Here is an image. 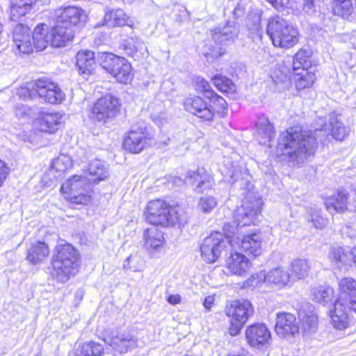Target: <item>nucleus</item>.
Segmentation results:
<instances>
[{
	"instance_id": "1",
	"label": "nucleus",
	"mask_w": 356,
	"mask_h": 356,
	"mask_svg": "<svg viewBox=\"0 0 356 356\" xmlns=\"http://www.w3.org/2000/svg\"><path fill=\"white\" fill-rule=\"evenodd\" d=\"M193 85L195 90L201 95H190L184 99L183 107L186 112L202 124H211L216 119L227 116V100L211 88L209 81L197 76Z\"/></svg>"
},
{
	"instance_id": "2",
	"label": "nucleus",
	"mask_w": 356,
	"mask_h": 356,
	"mask_svg": "<svg viewBox=\"0 0 356 356\" xmlns=\"http://www.w3.org/2000/svg\"><path fill=\"white\" fill-rule=\"evenodd\" d=\"M105 165L99 160L91 161L83 175H74L61 186L60 193L71 204L87 205L91 202L94 191L90 186L97 184L108 177Z\"/></svg>"
},
{
	"instance_id": "3",
	"label": "nucleus",
	"mask_w": 356,
	"mask_h": 356,
	"mask_svg": "<svg viewBox=\"0 0 356 356\" xmlns=\"http://www.w3.org/2000/svg\"><path fill=\"white\" fill-rule=\"evenodd\" d=\"M263 238L259 232H254L235 237V245L238 250H232L224 259V268L229 275L246 277L252 268V261L263 253Z\"/></svg>"
},
{
	"instance_id": "4",
	"label": "nucleus",
	"mask_w": 356,
	"mask_h": 356,
	"mask_svg": "<svg viewBox=\"0 0 356 356\" xmlns=\"http://www.w3.org/2000/svg\"><path fill=\"white\" fill-rule=\"evenodd\" d=\"M56 19L53 26L45 23H39L42 29V38L44 40L45 49L48 46L59 48L72 42L75 35L74 27L83 22L84 11L76 6H67L56 10Z\"/></svg>"
},
{
	"instance_id": "5",
	"label": "nucleus",
	"mask_w": 356,
	"mask_h": 356,
	"mask_svg": "<svg viewBox=\"0 0 356 356\" xmlns=\"http://www.w3.org/2000/svg\"><path fill=\"white\" fill-rule=\"evenodd\" d=\"M277 149L279 158H288L291 161L314 155L318 149L316 137L302 125L291 126L280 134Z\"/></svg>"
},
{
	"instance_id": "6",
	"label": "nucleus",
	"mask_w": 356,
	"mask_h": 356,
	"mask_svg": "<svg viewBox=\"0 0 356 356\" xmlns=\"http://www.w3.org/2000/svg\"><path fill=\"white\" fill-rule=\"evenodd\" d=\"M353 312L356 314V280L343 277L338 282L337 296L328 311L330 323L337 330L349 328L355 323Z\"/></svg>"
},
{
	"instance_id": "7",
	"label": "nucleus",
	"mask_w": 356,
	"mask_h": 356,
	"mask_svg": "<svg viewBox=\"0 0 356 356\" xmlns=\"http://www.w3.org/2000/svg\"><path fill=\"white\" fill-rule=\"evenodd\" d=\"M143 218L146 224L155 228L181 227L187 222L180 204H172L165 197H155L147 201L143 211Z\"/></svg>"
},
{
	"instance_id": "8",
	"label": "nucleus",
	"mask_w": 356,
	"mask_h": 356,
	"mask_svg": "<svg viewBox=\"0 0 356 356\" xmlns=\"http://www.w3.org/2000/svg\"><path fill=\"white\" fill-rule=\"evenodd\" d=\"M81 257L70 243L55 245L50 261V274L59 282H66L79 272Z\"/></svg>"
},
{
	"instance_id": "9",
	"label": "nucleus",
	"mask_w": 356,
	"mask_h": 356,
	"mask_svg": "<svg viewBox=\"0 0 356 356\" xmlns=\"http://www.w3.org/2000/svg\"><path fill=\"white\" fill-rule=\"evenodd\" d=\"M18 95L22 99L38 97L50 105L60 104L65 99V95L58 83L46 76L26 83L18 89Z\"/></svg>"
},
{
	"instance_id": "10",
	"label": "nucleus",
	"mask_w": 356,
	"mask_h": 356,
	"mask_svg": "<svg viewBox=\"0 0 356 356\" xmlns=\"http://www.w3.org/2000/svg\"><path fill=\"white\" fill-rule=\"evenodd\" d=\"M266 32L273 46L284 50L296 47L301 38L298 26L278 15L268 19Z\"/></svg>"
},
{
	"instance_id": "11",
	"label": "nucleus",
	"mask_w": 356,
	"mask_h": 356,
	"mask_svg": "<svg viewBox=\"0 0 356 356\" xmlns=\"http://www.w3.org/2000/svg\"><path fill=\"white\" fill-rule=\"evenodd\" d=\"M232 226L230 223L224 225L223 233L220 231H213L205 237L200 245V255L207 264H213L217 261L226 249L227 244L231 248L235 246V237L229 233Z\"/></svg>"
},
{
	"instance_id": "12",
	"label": "nucleus",
	"mask_w": 356,
	"mask_h": 356,
	"mask_svg": "<svg viewBox=\"0 0 356 356\" xmlns=\"http://www.w3.org/2000/svg\"><path fill=\"white\" fill-rule=\"evenodd\" d=\"M97 61L101 67L117 83L127 85L132 82L134 71L131 63L124 57L104 51L99 54Z\"/></svg>"
},
{
	"instance_id": "13",
	"label": "nucleus",
	"mask_w": 356,
	"mask_h": 356,
	"mask_svg": "<svg viewBox=\"0 0 356 356\" xmlns=\"http://www.w3.org/2000/svg\"><path fill=\"white\" fill-rule=\"evenodd\" d=\"M122 106L118 97L112 93H106L89 106L88 116L94 124H106L120 114Z\"/></svg>"
},
{
	"instance_id": "14",
	"label": "nucleus",
	"mask_w": 356,
	"mask_h": 356,
	"mask_svg": "<svg viewBox=\"0 0 356 356\" xmlns=\"http://www.w3.org/2000/svg\"><path fill=\"white\" fill-rule=\"evenodd\" d=\"M229 319L227 332L232 337L238 335L254 314V307L248 299H236L227 302L224 308Z\"/></svg>"
},
{
	"instance_id": "15",
	"label": "nucleus",
	"mask_w": 356,
	"mask_h": 356,
	"mask_svg": "<svg viewBox=\"0 0 356 356\" xmlns=\"http://www.w3.org/2000/svg\"><path fill=\"white\" fill-rule=\"evenodd\" d=\"M40 27L38 24L34 27L31 40L29 26L21 23L15 26L12 32L13 40L20 53L30 54L45 49L44 40L42 38V29Z\"/></svg>"
},
{
	"instance_id": "16",
	"label": "nucleus",
	"mask_w": 356,
	"mask_h": 356,
	"mask_svg": "<svg viewBox=\"0 0 356 356\" xmlns=\"http://www.w3.org/2000/svg\"><path fill=\"white\" fill-rule=\"evenodd\" d=\"M152 140L153 136L147 128L138 127L125 133L122 149L127 154H138L151 145Z\"/></svg>"
},
{
	"instance_id": "17",
	"label": "nucleus",
	"mask_w": 356,
	"mask_h": 356,
	"mask_svg": "<svg viewBox=\"0 0 356 356\" xmlns=\"http://www.w3.org/2000/svg\"><path fill=\"white\" fill-rule=\"evenodd\" d=\"M63 124V115L57 111H40L31 122V130L35 135H53Z\"/></svg>"
},
{
	"instance_id": "18",
	"label": "nucleus",
	"mask_w": 356,
	"mask_h": 356,
	"mask_svg": "<svg viewBox=\"0 0 356 356\" xmlns=\"http://www.w3.org/2000/svg\"><path fill=\"white\" fill-rule=\"evenodd\" d=\"M261 203L256 197L245 198L240 206L233 213V221L237 228L254 224L257 216L260 213Z\"/></svg>"
},
{
	"instance_id": "19",
	"label": "nucleus",
	"mask_w": 356,
	"mask_h": 356,
	"mask_svg": "<svg viewBox=\"0 0 356 356\" xmlns=\"http://www.w3.org/2000/svg\"><path fill=\"white\" fill-rule=\"evenodd\" d=\"M300 325L295 314L279 312L276 314L274 330L284 339L294 338L300 334Z\"/></svg>"
},
{
	"instance_id": "20",
	"label": "nucleus",
	"mask_w": 356,
	"mask_h": 356,
	"mask_svg": "<svg viewBox=\"0 0 356 356\" xmlns=\"http://www.w3.org/2000/svg\"><path fill=\"white\" fill-rule=\"evenodd\" d=\"M245 339L251 348H262L270 343L272 334L265 323L254 322L246 327Z\"/></svg>"
},
{
	"instance_id": "21",
	"label": "nucleus",
	"mask_w": 356,
	"mask_h": 356,
	"mask_svg": "<svg viewBox=\"0 0 356 356\" xmlns=\"http://www.w3.org/2000/svg\"><path fill=\"white\" fill-rule=\"evenodd\" d=\"M75 67L80 76L88 78L95 73L97 62L95 53L88 49H81L75 56Z\"/></svg>"
},
{
	"instance_id": "22",
	"label": "nucleus",
	"mask_w": 356,
	"mask_h": 356,
	"mask_svg": "<svg viewBox=\"0 0 356 356\" xmlns=\"http://www.w3.org/2000/svg\"><path fill=\"white\" fill-rule=\"evenodd\" d=\"M97 26H106L108 28H122L133 26L131 17L122 8H114L108 9L103 19Z\"/></svg>"
},
{
	"instance_id": "23",
	"label": "nucleus",
	"mask_w": 356,
	"mask_h": 356,
	"mask_svg": "<svg viewBox=\"0 0 356 356\" xmlns=\"http://www.w3.org/2000/svg\"><path fill=\"white\" fill-rule=\"evenodd\" d=\"M143 240L144 246L150 254L160 252L166 245L163 232L154 227L144 229Z\"/></svg>"
},
{
	"instance_id": "24",
	"label": "nucleus",
	"mask_w": 356,
	"mask_h": 356,
	"mask_svg": "<svg viewBox=\"0 0 356 356\" xmlns=\"http://www.w3.org/2000/svg\"><path fill=\"white\" fill-rule=\"evenodd\" d=\"M38 0H9L8 15L12 22H19L33 10Z\"/></svg>"
},
{
	"instance_id": "25",
	"label": "nucleus",
	"mask_w": 356,
	"mask_h": 356,
	"mask_svg": "<svg viewBox=\"0 0 356 356\" xmlns=\"http://www.w3.org/2000/svg\"><path fill=\"white\" fill-rule=\"evenodd\" d=\"M184 179L191 185H196V188L200 190H203L206 185L207 188H211L214 183L213 177L204 167H199L195 170H188Z\"/></svg>"
},
{
	"instance_id": "26",
	"label": "nucleus",
	"mask_w": 356,
	"mask_h": 356,
	"mask_svg": "<svg viewBox=\"0 0 356 356\" xmlns=\"http://www.w3.org/2000/svg\"><path fill=\"white\" fill-rule=\"evenodd\" d=\"M49 254V245L43 241H37L27 250L26 259L31 265H38L45 261Z\"/></svg>"
},
{
	"instance_id": "27",
	"label": "nucleus",
	"mask_w": 356,
	"mask_h": 356,
	"mask_svg": "<svg viewBox=\"0 0 356 356\" xmlns=\"http://www.w3.org/2000/svg\"><path fill=\"white\" fill-rule=\"evenodd\" d=\"M317 63L312 58V51L300 48L293 56V71H314Z\"/></svg>"
},
{
	"instance_id": "28",
	"label": "nucleus",
	"mask_w": 356,
	"mask_h": 356,
	"mask_svg": "<svg viewBox=\"0 0 356 356\" xmlns=\"http://www.w3.org/2000/svg\"><path fill=\"white\" fill-rule=\"evenodd\" d=\"M316 70L314 71H293V81L298 94L307 92L311 89L316 81Z\"/></svg>"
},
{
	"instance_id": "29",
	"label": "nucleus",
	"mask_w": 356,
	"mask_h": 356,
	"mask_svg": "<svg viewBox=\"0 0 356 356\" xmlns=\"http://www.w3.org/2000/svg\"><path fill=\"white\" fill-rule=\"evenodd\" d=\"M349 193L343 190H338L327 197L325 205L327 209H332L337 213H343L348 211Z\"/></svg>"
},
{
	"instance_id": "30",
	"label": "nucleus",
	"mask_w": 356,
	"mask_h": 356,
	"mask_svg": "<svg viewBox=\"0 0 356 356\" xmlns=\"http://www.w3.org/2000/svg\"><path fill=\"white\" fill-rule=\"evenodd\" d=\"M332 13L343 19H348L356 10V0H332Z\"/></svg>"
},
{
	"instance_id": "31",
	"label": "nucleus",
	"mask_w": 356,
	"mask_h": 356,
	"mask_svg": "<svg viewBox=\"0 0 356 356\" xmlns=\"http://www.w3.org/2000/svg\"><path fill=\"white\" fill-rule=\"evenodd\" d=\"M311 264L305 259H296L290 265V273L293 281L305 279L309 275Z\"/></svg>"
},
{
	"instance_id": "32",
	"label": "nucleus",
	"mask_w": 356,
	"mask_h": 356,
	"mask_svg": "<svg viewBox=\"0 0 356 356\" xmlns=\"http://www.w3.org/2000/svg\"><path fill=\"white\" fill-rule=\"evenodd\" d=\"M104 346L93 341H85L81 343L75 350L74 356H104Z\"/></svg>"
},
{
	"instance_id": "33",
	"label": "nucleus",
	"mask_w": 356,
	"mask_h": 356,
	"mask_svg": "<svg viewBox=\"0 0 356 356\" xmlns=\"http://www.w3.org/2000/svg\"><path fill=\"white\" fill-rule=\"evenodd\" d=\"M214 87L224 95H232L236 92V87L232 80L222 74H215L211 78Z\"/></svg>"
},
{
	"instance_id": "34",
	"label": "nucleus",
	"mask_w": 356,
	"mask_h": 356,
	"mask_svg": "<svg viewBox=\"0 0 356 356\" xmlns=\"http://www.w3.org/2000/svg\"><path fill=\"white\" fill-rule=\"evenodd\" d=\"M211 36L216 44L223 45L227 42L234 40L235 35L231 30L230 26H226L222 29L215 28L211 30Z\"/></svg>"
},
{
	"instance_id": "35",
	"label": "nucleus",
	"mask_w": 356,
	"mask_h": 356,
	"mask_svg": "<svg viewBox=\"0 0 356 356\" xmlns=\"http://www.w3.org/2000/svg\"><path fill=\"white\" fill-rule=\"evenodd\" d=\"M331 136L338 141L344 140L349 135V129L341 122L336 121L331 124Z\"/></svg>"
},
{
	"instance_id": "36",
	"label": "nucleus",
	"mask_w": 356,
	"mask_h": 356,
	"mask_svg": "<svg viewBox=\"0 0 356 356\" xmlns=\"http://www.w3.org/2000/svg\"><path fill=\"white\" fill-rule=\"evenodd\" d=\"M218 204V201L214 196L206 195L199 200L198 207L204 213H210Z\"/></svg>"
},
{
	"instance_id": "37",
	"label": "nucleus",
	"mask_w": 356,
	"mask_h": 356,
	"mask_svg": "<svg viewBox=\"0 0 356 356\" xmlns=\"http://www.w3.org/2000/svg\"><path fill=\"white\" fill-rule=\"evenodd\" d=\"M329 257L331 262L335 264H345L349 259L347 252L341 247L332 248L330 252Z\"/></svg>"
},
{
	"instance_id": "38",
	"label": "nucleus",
	"mask_w": 356,
	"mask_h": 356,
	"mask_svg": "<svg viewBox=\"0 0 356 356\" xmlns=\"http://www.w3.org/2000/svg\"><path fill=\"white\" fill-rule=\"evenodd\" d=\"M273 281L280 286H284L291 282V273L284 270H275L273 273Z\"/></svg>"
},
{
	"instance_id": "39",
	"label": "nucleus",
	"mask_w": 356,
	"mask_h": 356,
	"mask_svg": "<svg viewBox=\"0 0 356 356\" xmlns=\"http://www.w3.org/2000/svg\"><path fill=\"white\" fill-rule=\"evenodd\" d=\"M302 326L306 330L316 327L318 323V316L313 312L306 313L300 319Z\"/></svg>"
},
{
	"instance_id": "40",
	"label": "nucleus",
	"mask_w": 356,
	"mask_h": 356,
	"mask_svg": "<svg viewBox=\"0 0 356 356\" xmlns=\"http://www.w3.org/2000/svg\"><path fill=\"white\" fill-rule=\"evenodd\" d=\"M273 8L279 12L292 9L295 0H266Z\"/></svg>"
},
{
	"instance_id": "41",
	"label": "nucleus",
	"mask_w": 356,
	"mask_h": 356,
	"mask_svg": "<svg viewBox=\"0 0 356 356\" xmlns=\"http://www.w3.org/2000/svg\"><path fill=\"white\" fill-rule=\"evenodd\" d=\"M10 174V168L8 163L0 158V188H1Z\"/></svg>"
},
{
	"instance_id": "42",
	"label": "nucleus",
	"mask_w": 356,
	"mask_h": 356,
	"mask_svg": "<svg viewBox=\"0 0 356 356\" xmlns=\"http://www.w3.org/2000/svg\"><path fill=\"white\" fill-rule=\"evenodd\" d=\"M64 161L63 158L58 157L56 159H54L52 162V168H55L56 171H65L67 169V167L62 168V165L63 164Z\"/></svg>"
},
{
	"instance_id": "43",
	"label": "nucleus",
	"mask_w": 356,
	"mask_h": 356,
	"mask_svg": "<svg viewBox=\"0 0 356 356\" xmlns=\"http://www.w3.org/2000/svg\"><path fill=\"white\" fill-rule=\"evenodd\" d=\"M315 4L314 0H303L302 10L305 13L314 11Z\"/></svg>"
},
{
	"instance_id": "44",
	"label": "nucleus",
	"mask_w": 356,
	"mask_h": 356,
	"mask_svg": "<svg viewBox=\"0 0 356 356\" xmlns=\"http://www.w3.org/2000/svg\"><path fill=\"white\" fill-rule=\"evenodd\" d=\"M215 298L213 296H208L205 297L203 301V306L207 310L210 311L214 305Z\"/></svg>"
},
{
	"instance_id": "45",
	"label": "nucleus",
	"mask_w": 356,
	"mask_h": 356,
	"mask_svg": "<svg viewBox=\"0 0 356 356\" xmlns=\"http://www.w3.org/2000/svg\"><path fill=\"white\" fill-rule=\"evenodd\" d=\"M167 301L172 305H176L181 302V298L179 294H170L167 298Z\"/></svg>"
},
{
	"instance_id": "46",
	"label": "nucleus",
	"mask_w": 356,
	"mask_h": 356,
	"mask_svg": "<svg viewBox=\"0 0 356 356\" xmlns=\"http://www.w3.org/2000/svg\"><path fill=\"white\" fill-rule=\"evenodd\" d=\"M226 51L223 47H220L219 51H216V49H211L210 54H211V56L214 58H218L220 56L225 54Z\"/></svg>"
},
{
	"instance_id": "47",
	"label": "nucleus",
	"mask_w": 356,
	"mask_h": 356,
	"mask_svg": "<svg viewBox=\"0 0 356 356\" xmlns=\"http://www.w3.org/2000/svg\"><path fill=\"white\" fill-rule=\"evenodd\" d=\"M350 255L352 264L356 266V245L350 249Z\"/></svg>"
},
{
	"instance_id": "48",
	"label": "nucleus",
	"mask_w": 356,
	"mask_h": 356,
	"mask_svg": "<svg viewBox=\"0 0 356 356\" xmlns=\"http://www.w3.org/2000/svg\"><path fill=\"white\" fill-rule=\"evenodd\" d=\"M123 49L124 51L130 50V52H127V54L131 56H133V54L137 51V49H136V48H135V47H134V48H132L131 47H130L129 44L123 45Z\"/></svg>"
},
{
	"instance_id": "49",
	"label": "nucleus",
	"mask_w": 356,
	"mask_h": 356,
	"mask_svg": "<svg viewBox=\"0 0 356 356\" xmlns=\"http://www.w3.org/2000/svg\"><path fill=\"white\" fill-rule=\"evenodd\" d=\"M324 293H327V291L325 289L318 291V294L320 295L321 297H323Z\"/></svg>"
},
{
	"instance_id": "50",
	"label": "nucleus",
	"mask_w": 356,
	"mask_h": 356,
	"mask_svg": "<svg viewBox=\"0 0 356 356\" xmlns=\"http://www.w3.org/2000/svg\"><path fill=\"white\" fill-rule=\"evenodd\" d=\"M131 341H132L131 339H121V341H127V342H130Z\"/></svg>"
},
{
	"instance_id": "51",
	"label": "nucleus",
	"mask_w": 356,
	"mask_h": 356,
	"mask_svg": "<svg viewBox=\"0 0 356 356\" xmlns=\"http://www.w3.org/2000/svg\"><path fill=\"white\" fill-rule=\"evenodd\" d=\"M2 33V26L0 24V35Z\"/></svg>"
},
{
	"instance_id": "52",
	"label": "nucleus",
	"mask_w": 356,
	"mask_h": 356,
	"mask_svg": "<svg viewBox=\"0 0 356 356\" xmlns=\"http://www.w3.org/2000/svg\"><path fill=\"white\" fill-rule=\"evenodd\" d=\"M355 213H356V208L355 209Z\"/></svg>"
}]
</instances>
